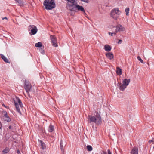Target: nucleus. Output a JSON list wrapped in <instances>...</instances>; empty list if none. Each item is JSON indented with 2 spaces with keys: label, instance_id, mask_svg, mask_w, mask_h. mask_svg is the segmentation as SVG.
Returning <instances> with one entry per match:
<instances>
[{
  "label": "nucleus",
  "instance_id": "f257e3e1",
  "mask_svg": "<svg viewBox=\"0 0 154 154\" xmlns=\"http://www.w3.org/2000/svg\"><path fill=\"white\" fill-rule=\"evenodd\" d=\"M95 113V116L91 115L88 116V120L90 122H94L96 125H98L101 123V117L98 112H96Z\"/></svg>",
  "mask_w": 154,
  "mask_h": 154
},
{
  "label": "nucleus",
  "instance_id": "f03ea898",
  "mask_svg": "<svg viewBox=\"0 0 154 154\" xmlns=\"http://www.w3.org/2000/svg\"><path fill=\"white\" fill-rule=\"evenodd\" d=\"M45 8L47 10H51L56 7V4L54 2L47 0L44 1L43 3Z\"/></svg>",
  "mask_w": 154,
  "mask_h": 154
},
{
  "label": "nucleus",
  "instance_id": "7ed1b4c3",
  "mask_svg": "<svg viewBox=\"0 0 154 154\" xmlns=\"http://www.w3.org/2000/svg\"><path fill=\"white\" fill-rule=\"evenodd\" d=\"M68 2L66 3V8L71 11H74V6L77 4V0H67Z\"/></svg>",
  "mask_w": 154,
  "mask_h": 154
},
{
  "label": "nucleus",
  "instance_id": "20e7f679",
  "mask_svg": "<svg viewBox=\"0 0 154 154\" xmlns=\"http://www.w3.org/2000/svg\"><path fill=\"white\" fill-rule=\"evenodd\" d=\"M24 88L26 90L28 96L30 97L29 92L32 88V85L31 83L27 80H25L24 83Z\"/></svg>",
  "mask_w": 154,
  "mask_h": 154
},
{
  "label": "nucleus",
  "instance_id": "39448f33",
  "mask_svg": "<svg viewBox=\"0 0 154 154\" xmlns=\"http://www.w3.org/2000/svg\"><path fill=\"white\" fill-rule=\"evenodd\" d=\"M121 13V11L119 10L118 8H117L114 9L111 11L110 15L112 18L116 19Z\"/></svg>",
  "mask_w": 154,
  "mask_h": 154
},
{
  "label": "nucleus",
  "instance_id": "423d86ee",
  "mask_svg": "<svg viewBox=\"0 0 154 154\" xmlns=\"http://www.w3.org/2000/svg\"><path fill=\"white\" fill-rule=\"evenodd\" d=\"M14 101L16 110L21 114V112L19 108V105L21 108L23 107V104L21 101L18 97H16V101L14 100Z\"/></svg>",
  "mask_w": 154,
  "mask_h": 154
},
{
  "label": "nucleus",
  "instance_id": "0eeeda50",
  "mask_svg": "<svg viewBox=\"0 0 154 154\" xmlns=\"http://www.w3.org/2000/svg\"><path fill=\"white\" fill-rule=\"evenodd\" d=\"M28 30L29 31H31L29 33L31 35H34L38 31V29L36 27L33 25H30L29 26Z\"/></svg>",
  "mask_w": 154,
  "mask_h": 154
},
{
  "label": "nucleus",
  "instance_id": "6e6552de",
  "mask_svg": "<svg viewBox=\"0 0 154 154\" xmlns=\"http://www.w3.org/2000/svg\"><path fill=\"white\" fill-rule=\"evenodd\" d=\"M125 30L124 27L122 26L121 25L119 24L116 26V31L114 32L115 35L116 33L118 32H123Z\"/></svg>",
  "mask_w": 154,
  "mask_h": 154
},
{
  "label": "nucleus",
  "instance_id": "1a4fd4ad",
  "mask_svg": "<svg viewBox=\"0 0 154 154\" xmlns=\"http://www.w3.org/2000/svg\"><path fill=\"white\" fill-rule=\"evenodd\" d=\"M50 38L52 43L53 45L55 47L57 46L58 45L56 37L54 35H50Z\"/></svg>",
  "mask_w": 154,
  "mask_h": 154
},
{
  "label": "nucleus",
  "instance_id": "9d476101",
  "mask_svg": "<svg viewBox=\"0 0 154 154\" xmlns=\"http://www.w3.org/2000/svg\"><path fill=\"white\" fill-rule=\"evenodd\" d=\"M2 114L3 116L6 118L5 119V121L9 122L11 121V119L8 116L6 111H3Z\"/></svg>",
  "mask_w": 154,
  "mask_h": 154
},
{
  "label": "nucleus",
  "instance_id": "9b49d317",
  "mask_svg": "<svg viewBox=\"0 0 154 154\" xmlns=\"http://www.w3.org/2000/svg\"><path fill=\"white\" fill-rule=\"evenodd\" d=\"M74 8H77L78 10L81 11L83 12L85 14H86L84 9L82 6H80L77 4L74 6Z\"/></svg>",
  "mask_w": 154,
  "mask_h": 154
},
{
  "label": "nucleus",
  "instance_id": "f8f14e48",
  "mask_svg": "<svg viewBox=\"0 0 154 154\" xmlns=\"http://www.w3.org/2000/svg\"><path fill=\"white\" fill-rule=\"evenodd\" d=\"M118 86L119 87V89L122 91H123L127 87L123 83L122 84L121 83H118Z\"/></svg>",
  "mask_w": 154,
  "mask_h": 154
},
{
  "label": "nucleus",
  "instance_id": "ddd939ff",
  "mask_svg": "<svg viewBox=\"0 0 154 154\" xmlns=\"http://www.w3.org/2000/svg\"><path fill=\"white\" fill-rule=\"evenodd\" d=\"M106 57L110 60H112L114 58V55L112 52H108L106 54Z\"/></svg>",
  "mask_w": 154,
  "mask_h": 154
},
{
  "label": "nucleus",
  "instance_id": "4468645a",
  "mask_svg": "<svg viewBox=\"0 0 154 154\" xmlns=\"http://www.w3.org/2000/svg\"><path fill=\"white\" fill-rule=\"evenodd\" d=\"M131 154H138V148L134 147L131 150Z\"/></svg>",
  "mask_w": 154,
  "mask_h": 154
},
{
  "label": "nucleus",
  "instance_id": "2eb2a0df",
  "mask_svg": "<svg viewBox=\"0 0 154 154\" xmlns=\"http://www.w3.org/2000/svg\"><path fill=\"white\" fill-rule=\"evenodd\" d=\"M130 81V79H125L123 81V84L126 86H127L129 85Z\"/></svg>",
  "mask_w": 154,
  "mask_h": 154
},
{
  "label": "nucleus",
  "instance_id": "dca6fc26",
  "mask_svg": "<svg viewBox=\"0 0 154 154\" xmlns=\"http://www.w3.org/2000/svg\"><path fill=\"white\" fill-rule=\"evenodd\" d=\"M0 56H1L4 62H5L6 63H10V61H9L8 60L4 55L2 54H0Z\"/></svg>",
  "mask_w": 154,
  "mask_h": 154
},
{
  "label": "nucleus",
  "instance_id": "f3484780",
  "mask_svg": "<svg viewBox=\"0 0 154 154\" xmlns=\"http://www.w3.org/2000/svg\"><path fill=\"white\" fill-rule=\"evenodd\" d=\"M111 48V47L108 45H106L104 46V49L107 51H110Z\"/></svg>",
  "mask_w": 154,
  "mask_h": 154
},
{
  "label": "nucleus",
  "instance_id": "a211bd4d",
  "mask_svg": "<svg viewBox=\"0 0 154 154\" xmlns=\"http://www.w3.org/2000/svg\"><path fill=\"white\" fill-rule=\"evenodd\" d=\"M116 73L119 75H121L122 74V70L119 67H117Z\"/></svg>",
  "mask_w": 154,
  "mask_h": 154
},
{
  "label": "nucleus",
  "instance_id": "6ab92c4d",
  "mask_svg": "<svg viewBox=\"0 0 154 154\" xmlns=\"http://www.w3.org/2000/svg\"><path fill=\"white\" fill-rule=\"evenodd\" d=\"M41 143V148L42 149H44L46 148V146L45 143L42 140H40Z\"/></svg>",
  "mask_w": 154,
  "mask_h": 154
},
{
  "label": "nucleus",
  "instance_id": "aec40b11",
  "mask_svg": "<svg viewBox=\"0 0 154 154\" xmlns=\"http://www.w3.org/2000/svg\"><path fill=\"white\" fill-rule=\"evenodd\" d=\"M54 130V127L53 125H50L48 129V131L50 132H52Z\"/></svg>",
  "mask_w": 154,
  "mask_h": 154
},
{
  "label": "nucleus",
  "instance_id": "412c9836",
  "mask_svg": "<svg viewBox=\"0 0 154 154\" xmlns=\"http://www.w3.org/2000/svg\"><path fill=\"white\" fill-rule=\"evenodd\" d=\"M15 1L18 3L19 5L20 6H23V3L21 0H15Z\"/></svg>",
  "mask_w": 154,
  "mask_h": 154
},
{
  "label": "nucleus",
  "instance_id": "4be33fe9",
  "mask_svg": "<svg viewBox=\"0 0 154 154\" xmlns=\"http://www.w3.org/2000/svg\"><path fill=\"white\" fill-rule=\"evenodd\" d=\"M35 46L36 47H42V44L41 42H39L35 44Z\"/></svg>",
  "mask_w": 154,
  "mask_h": 154
},
{
  "label": "nucleus",
  "instance_id": "5701e85b",
  "mask_svg": "<svg viewBox=\"0 0 154 154\" xmlns=\"http://www.w3.org/2000/svg\"><path fill=\"white\" fill-rule=\"evenodd\" d=\"M65 145H66V144H65V143H64V145L63 144V142L62 140H61L60 141V149L62 151L63 150V147L64 146H65Z\"/></svg>",
  "mask_w": 154,
  "mask_h": 154
},
{
  "label": "nucleus",
  "instance_id": "b1692460",
  "mask_svg": "<svg viewBox=\"0 0 154 154\" xmlns=\"http://www.w3.org/2000/svg\"><path fill=\"white\" fill-rule=\"evenodd\" d=\"M101 154H112L110 150L109 149L107 150V153L104 151L101 152Z\"/></svg>",
  "mask_w": 154,
  "mask_h": 154
},
{
  "label": "nucleus",
  "instance_id": "393cba45",
  "mask_svg": "<svg viewBox=\"0 0 154 154\" xmlns=\"http://www.w3.org/2000/svg\"><path fill=\"white\" fill-rule=\"evenodd\" d=\"M9 151V149L7 147L5 149H4L2 151V153L3 154H5L7 153Z\"/></svg>",
  "mask_w": 154,
  "mask_h": 154
},
{
  "label": "nucleus",
  "instance_id": "a878e982",
  "mask_svg": "<svg viewBox=\"0 0 154 154\" xmlns=\"http://www.w3.org/2000/svg\"><path fill=\"white\" fill-rule=\"evenodd\" d=\"M87 150L88 151H91L93 149V148H92V146H91L89 145L87 146Z\"/></svg>",
  "mask_w": 154,
  "mask_h": 154
},
{
  "label": "nucleus",
  "instance_id": "bb28decb",
  "mask_svg": "<svg viewBox=\"0 0 154 154\" xmlns=\"http://www.w3.org/2000/svg\"><path fill=\"white\" fill-rule=\"evenodd\" d=\"M129 11V8H127L125 9V11L126 12V14L127 16L128 15Z\"/></svg>",
  "mask_w": 154,
  "mask_h": 154
},
{
  "label": "nucleus",
  "instance_id": "cd10ccee",
  "mask_svg": "<svg viewBox=\"0 0 154 154\" xmlns=\"http://www.w3.org/2000/svg\"><path fill=\"white\" fill-rule=\"evenodd\" d=\"M137 59L139 60V61L141 63H143V64L144 63V62L141 59V57L140 56H137Z\"/></svg>",
  "mask_w": 154,
  "mask_h": 154
},
{
  "label": "nucleus",
  "instance_id": "c85d7f7f",
  "mask_svg": "<svg viewBox=\"0 0 154 154\" xmlns=\"http://www.w3.org/2000/svg\"><path fill=\"white\" fill-rule=\"evenodd\" d=\"M40 52L41 54H44V51L42 48H40Z\"/></svg>",
  "mask_w": 154,
  "mask_h": 154
},
{
  "label": "nucleus",
  "instance_id": "c756f323",
  "mask_svg": "<svg viewBox=\"0 0 154 154\" xmlns=\"http://www.w3.org/2000/svg\"><path fill=\"white\" fill-rule=\"evenodd\" d=\"M81 1L85 2L87 3H88L89 2L88 0H81Z\"/></svg>",
  "mask_w": 154,
  "mask_h": 154
},
{
  "label": "nucleus",
  "instance_id": "7c9ffc66",
  "mask_svg": "<svg viewBox=\"0 0 154 154\" xmlns=\"http://www.w3.org/2000/svg\"><path fill=\"white\" fill-rule=\"evenodd\" d=\"M122 40H119L118 41V44H120L121 43H122Z\"/></svg>",
  "mask_w": 154,
  "mask_h": 154
},
{
  "label": "nucleus",
  "instance_id": "2f4dec72",
  "mask_svg": "<svg viewBox=\"0 0 154 154\" xmlns=\"http://www.w3.org/2000/svg\"><path fill=\"white\" fill-rule=\"evenodd\" d=\"M149 142L150 143L151 142H154L153 141V140H150L149 141Z\"/></svg>",
  "mask_w": 154,
  "mask_h": 154
},
{
  "label": "nucleus",
  "instance_id": "473e14b6",
  "mask_svg": "<svg viewBox=\"0 0 154 154\" xmlns=\"http://www.w3.org/2000/svg\"><path fill=\"white\" fill-rule=\"evenodd\" d=\"M17 152L18 154H20V150L19 149L17 150Z\"/></svg>",
  "mask_w": 154,
  "mask_h": 154
},
{
  "label": "nucleus",
  "instance_id": "72a5a7b5",
  "mask_svg": "<svg viewBox=\"0 0 154 154\" xmlns=\"http://www.w3.org/2000/svg\"><path fill=\"white\" fill-rule=\"evenodd\" d=\"M8 128H9V129H12V128L11 126V125H10L9 126V127H8Z\"/></svg>",
  "mask_w": 154,
  "mask_h": 154
},
{
  "label": "nucleus",
  "instance_id": "f704fd0d",
  "mask_svg": "<svg viewBox=\"0 0 154 154\" xmlns=\"http://www.w3.org/2000/svg\"><path fill=\"white\" fill-rule=\"evenodd\" d=\"M2 127V124L1 122H0V129H1Z\"/></svg>",
  "mask_w": 154,
  "mask_h": 154
},
{
  "label": "nucleus",
  "instance_id": "c9c22d12",
  "mask_svg": "<svg viewBox=\"0 0 154 154\" xmlns=\"http://www.w3.org/2000/svg\"><path fill=\"white\" fill-rule=\"evenodd\" d=\"M111 33V35L112 36H113V34L115 35L114 33Z\"/></svg>",
  "mask_w": 154,
  "mask_h": 154
},
{
  "label": "nucleus",
  "instance_id": "e433bc0d",
  "mask_svg": "<svg viewBox=\"0 0 154 154\" xmlns=\"http://www.w3.org/2000/svg\"><path fill=\"white\" fill-rule=\"evenodd\" d=\"M7 19V18L6 17H5L4 18H3V19Z\"/></svg>",
  "mask_w": 154,
  "mask_h": 154
},
{
  "label": "nucleus",
  "instance_id": "4c0bfd02",
  "mask_svg": "<svg viewBox=\"0 0 154 154\" xmlns=\"http://www.w3.org/2000/svg\"><path fill=\"white\" fill-rule=\"evenodd\" d=\"M2 106H4L5 107H6V108H7V107L5 106V105H4V104H2Z\"/></svg>",
  "mask_w": 154,
  "mask_h": 154
},
{
  "label": "nucleus",
  "instance_id": "58836bf2",
  "mask_svg": "<svg viewBox=\"0 0 154 154\" xmlns=\"http://www.w3.org/2000/svg\"><path fill=\"white\" fill-rule=\"evenodd\" d=\"M111 33H110V32H109V35L110 34H111Z\"/></svg>",
  "mask_w": 154,
  "mask_h": 154
}]
</instances>
